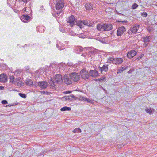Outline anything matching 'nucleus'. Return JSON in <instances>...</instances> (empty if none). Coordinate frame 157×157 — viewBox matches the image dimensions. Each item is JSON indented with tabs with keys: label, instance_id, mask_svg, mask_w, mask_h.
<instances>
[{
	"label": "nucleus",
	"instance_id": "obj_32",
	"mask_svg": "<svg viewBox=\"0 0 157 157\" xmlns=\"http://www.w3.org/2000/svg\"><path fill=\"white\" fill-rule=\"evenodd\" d=\"M79 100L83 101H86V100H87V98L84 97L83 96H80L79 97Z\"/></svg>",
	"mask_w": 157,
	"mask_h": 157
},
{
	"label": "nucleus",
	"instance_id": "obj_21",
	"mask_svg": "<svg viewBox=\"0 0 157 157\" xmlns=\"http://www.w3.org/2000/svg\"><path fill=\"white\" fill-rule=\"evenodd\" d=\"M36 30L39 32L43 33L45 31V28L43 26H40L37 28Z\"/></svg>",
	"mask_w": 157,
	"mask_h": 157
},
{
	"label": "nucleus",
	"instance_id": "obj_57",
	"mask_svg": "<svg viewBox=\"0 0 157 157\" xmlns=\"http://www.w3.org/2000/svg\"><path fill=\"white\" fill-rule=\"evenodd\" d=\"M24 11H26V8H24Z\"/></svg>",
	"mask_w": 157,
	"mask_h": 157
},
{
	"label": "nucleus",
	"instance_id": "obj_37",
	"mask_svg": "<svg viewBox=\"0 0 157 157\" xmlns=\"http://www.w3.org/2000/svg\"><path fill=\"white\" fill-rule=\"evenodd\" d=\"M132 9H135L137 8L138 6V5L136 3H134L132 6Z\"/></svg>",
	"mask_w": 157,
	"mask_h": 157
},
{
	"label": "nucleus",
	"instance_id": "obj_52",
	"mask_svg": "<svg viewBox=\"0 0 157 157\" xmlns=\"http://www.w3.org/2000/svg\"><path fill=\"white\" fill-rule=\"evenodd\" d=\"M116 14H118V15H122V16H125L124 15H123V14H122V13H121L119 12H117V13H116Z\"/></svg>",
	"mask_w": 157,
	"mask_h": 157
},
{
	"label": "nucleus",
	"instance_id": "obj_20",
	"mask_svg": "<svg viewBox=\"0 0 157 157\" xmlns=\"http://www.w3.org/2000/svg\"><path fill=\"white\" fill-rule=\"evenodd\" d=\"M85 49V48H82L80 46H77L75 48L76 52L77 53H79L81 52L84 51Z\"/></svg>",
	"mask_w": 157,
	"mask_h": 157
},
{
	"label": "nucleus",
	"instance_id": "obj_25",
	"mask_svg": "<svg viewBox=\"0 0 157 157\" xmlns=\"http://www.w3.org/2000/svg\"><path fill=\"white\" fill-rule=\"evenodd\" d=\"M82 24L85 25H90V22L87 20H84L82 21Z\"/></svg>",
	"mask_w": 157,
	"mask_h": 157
},
{
	"label": "nucleus",
	"instance_id": "obj_18",
	"mask_svg": "<svg viewBox=\"0 0 157 157\" xmlns=\"http://www.w3.org/2000/svg\"><path fill=\"white\" fill-rule=\"evenodd\" d=\"M30 18V16L28 15L24 14L21 16V19L22 21L25 22L26 21L28 20Z\"/></svg>",
	"mask_w": 157,
	"mask_h": 157
},
{
	"label": "nucleus",
	"instance_id": "obj_23",
	"mask_svg": "<svg viewBox=\"0 0 157 157\" xmlns=\"http://www.w3.org/2000/svg\"><path fill=\"white\" fill-rule=\"evenodd\" d=\"M74 25H76L80 27V28L82 27V21H76V22L75 24H74Z\"/></svg>",
	"mask_w": 157,
	"mask_h": 157
},
{
	"label": "nucleus",
	"instance_id": "obj_55",
	"mask_svg": "<svg viewBox=\"0 0 157 157\" xmlns=\"http://www.w3.org/2000/svg\"><path fill=\"white\" fill-rule=\"evenodd\" d=\"M104 79H105V78H103V79H102L101 78H100L99 79H98V80H99V81H101V80H104Z\"/></svg>",
	"mask_w": 157,
	"mask_h": 157
},
{
	"label": "nucleus",
	"instance_id": "obj_27",
	"mask_svg": "<svg viewBox=\"0 0 157 157\" xmlns=\"http://www.w3.org/2000/svg\"><path fill=\"white\" fill-rule=\"evenodd\" d=\"M10 82L13 83H15L14 77L13 76H10Z\"/></svg>",
	"mask_w": 157,
	"mask_h": 157
},
{
	"label": "nucleus",
	"instance_id": "obj_42",
	"mask_svg": "<svg viewBox=\"0 0 157 157\" xmlns=\"http://www.w3.org/2000/svg\"><path fill=\"white\" fill-rule=\"evenodd\" d=\"M1 103L3 104H6L7 103V101L6 100H3L2 101Z\"/></svg>",
	"mask_w": 157,
	"mask_h": 157
},
{
	"label": "nucleus",
	"instance_id": "obj_7",
	"mask_svg": "<svg viewBox=\"0 0 157 157\" xmlns=\"http://www.w3.org/2000/svg\"><path fill=\"white\" fill-rule=\"evenodd\" d=\"M76 20L75 19L74 16L71 15L69 17L67 20V22L70 24L71 26H73V25L75 24Z\"/></svg>",
	"mask_w": 157,
	"mask_h": 157
},
{
	"label": "nucleus",
	"instance_id": "obj_46",
	"mask_svg": "<svg viewBox=\"0 0 157 157\" xmlns=\"http://www.w3.org/2000/svg\"><path fill=\"white\" fill-rule=\"evenodd\" d=\"M25 69H26V71H29V67L28 66H26L25 67Z\"/></svg>",
	"mask_w": 157,
	"mask_h": 157
},
{
	"label": "nucleus",
	"instance_id": "obj_43",
	"mask_svg": "<svg viewBox=\"0 0 157 157\" xmlns=\"http://www.w3.org/2000/svg\"><path fill=\"white\" fill-rule=\"evenodd\" d=\"M144 56V54H142L141 56H140L138 57L137 58H136V60H140L142 58V57L143 56Z\"/></svg>",
	"mask_w": 157,
	"mask_h": 157
},
{
	"label": "nucleus",
	"instance_id": "obj_38",
	"mask_svg": "<svg viewBox=\"0 0 157 157\" xmlns=\"http://www.w3.org/2000/svg\"><path fill=\"white\" fill-rule=\"evenodd\" d=\"M141 15L143 17H146L147 16V13L145 12H144L143 13H141Z\"/></svg>",
	"mask_w": 157,
	"mask_h": 157
},
{
	"label": "nucleus",
	"instance_id": "obj_49",
	"mask_svg": "<svg viewBox=\"0 0 157 157\" xmlns=\"http://www.w3.org/2000/svg\"><path fill=\"white\" fill-rule=\"evenodd\" d=\"M62 12V11L61 10H60V11H58V12H56V13H57V14H58V15H59V14H60L61 12Z\"/></svg>",
	"mask_w": 157,
	"mask_h": 157
},
{
	"label": "nucleus",
	"instance_id": "obj_2",
	"mask_svg": "<svg viewBox=\"0 0 157 157\" xmlns=\"http://www.w3.org/2000/svg\"><path fill=\"white\" fill-rule=\"evenodd\" d=\"M64 6L63 0H56L55 7L56 9L58 10H62Z\"/></svg>",
	"mask_w": 157,
	"mask_h": 157
},
{
	"label": "nucleus",
	"instance_id": "obj_35",
	"mask_svg": "<svg viewBox=\"0 0 157 157\" xmlns=\"http://www.w3.org/2000/svg\"><path fill=\"white\" fill-rule=\"evenodd\" d=\"M117 22H121L122 23H127L128 22V21L126 20H125L124 21H121V19H119L117 21Z\"/></svg>",
	"mask_w": 157,
	"mask_h": 157
},
{
	"label": "nucleus",
	"instance_id": "obj_45",
	"mask_svg": "<svg viewBox=\"0 0 157 157\" xmlns=\"http://www.w3.org/2000/svg\"><path fill=\"white\" fill-rule=\"evenodd\" d=\"M86 101H87L89 103H92L90 99H88L87 98V100H86Z\"/></svg>",
	"mask_w": 157,
	"mask_h": 157
},
{
	"label": "nucleus",
	"instance_id": "obj_14",
	"mask_svg": "<svg viewBox=\"0 0 157 157\" xmlns=\"http://www.w3.org/2000/svg\"><path fill=\"white\" fill-rule=\"evenodd\" d=\"M7 81L6 76L4 74H1L0 75V82L5 83Z\"/></svg>",
	"mask_w": 157,
	"mask_h": 157
},
{
	"label": "nucleus",
	"instance_id": "obj_26",
	"mask_svg": "<svg viewBox=\"0 0 157 157\" xmlns=\"http://www.w3.org/2000/svg\"><path fill=\"white\" fill-rule=\"evenodd\" d=\"M16 84H15L16 85L18 86L21 87L23 86H24V82H23L22 81L21 82H17L15 83Z\"/></svg>",
	"mask_w": 157,
	"mask_h": 157
},
{
	"label": "nucleus",
	"instance_id": "obj_31",
	"mask_svg": "<svg viewBox=\"0 0 157 157\" xmlns=\"http://www.w3.org/2000/svg\"><path fill=\"white\" fill-rule=\"evenodd\" d=\"M81 132V130L79 128H75L73 131V132L74 133L76 132Z\"/></svg>",
	"mask_w": 157,
	"mask_h": 157
},
{
	"label": "nucleus",
	"instance_id": "obj_56",
	"mask_svg": "<svg viewBox=\"0 0 157 157\" xmlns=\"http://www.w3.org/2000/svg\"><path fill=\"white\" fill-rule=\"evenodd\" d=\"M128 33H129V34H131V33H132V32H131V31H128Z\"/></svg>",
	"mask_w": 157,
	"mask_h": 157
},
{
	"label": "nucleus",
	"instance_id": "obj_8",
	"mask_svg": "<svg viewBox=\"0 0 157 157\" xmlns=\"http://www.w3.org/2000/svg\"><path fill=\"white\" fill-rule=\"evenodd\" d=\"M136 51L135 50H132L128 52L127 56L128 58L131 59L136 55Z\"/></svg>",
	"mask_w": 157,
	"mask_h": 157
},
{
	"label": "nucleus",
	"instance_id": "obj_11",
	"mask_svg": "<svg viewBox=\"0 0 157 157\" xmlns=\"http://www.w3.org/2000/svg\"><path fill=\"white\" fill-rule=\"evenodd\" d=\"M108 65H103L102 67H98V70L100 71L101 74L103 71L106 72L108 71Z\"/></svg>",
	"mask_w": 157,
	"mask_h": 157
},
{
	"label": "nucleus",
	"instance_id": "obj_53",
	"mask_svg": "<svg viewBox=\"0 0 157 157\" xmlns=\"http://www.w3.org/2000/svg\"><path fill=\"white\" fill-rule=\"evenodd\" d=\"M24 2L27 3L28 2L27 0H21Z\"/></svg>",
	"mask_w": 157,
	"mask_h": 157
},
{
	"label": "nucleus",
	"instance_id": "obj_1",
	"mask_svg": "<svg viewBox=\"0 0 157 157\" xmlns=\"http://www.w3.org/2000/svg\"><path fill=\"white\" fill-rule=\"evenodd\" d=\"M79 74L80 77L84 80L89 79L90 77L89 73L85 69H82Z\"/></svg>",
	"mask_w": 157,
	"mask_h": 157
},
{
	"label": "nucleus",
	"instance_id": "obj_59",
	"mask_svg": "<svg viewBox=\"0 0 157 157\" xmlns=\"http://www.w3.org/2000/svg\"><path fill=\"white\" fill-rule=\"evenodd\" d=\"M117 12H118V11H117L116 10V13H117Z\"/></svg>",
	"mask_w": 157,
	"mask_h": 157
},
{
	"label": "nucleus",
	"instance_id": "obj_41",
	"mask_svg": "<svg viewBox=\"0 0 157 157\" xmlns=\"http://www.w3.org/2000/svg\"><path fill=\"white\" fill-rule=\"evenodd\" d=\"M41 92L44 94H45L47 95H48L50 94V92L47 91H41Z\"/></svg>",
	"mask_w": 157,
	"mask_h": 157
},
{
	"label": "nucleus",
	"instance_id": "obj_22",
	"mask_svg": "<svg viewBox=\"0 0 157 157\" xmlns=\"http://www.w3.org/2000/svg\"><path fill=\"white\" fill-rule=\"evenodd\" d=\"M152 37L151 36H147L144 38L143 41L144 42H149L151 38Z\"/></svg>",
	"mask_w": 157,
	"mask_h": 157
},
{
	"label": "nucleus",
	"instance_id": "obj_58",
	"mask_svg": "<svg viewBox=\"0 0 157 157\" xmlns=\"http://www.w3.org/2000/svg\"><path fill=\"white\" fill-rule=\"evenodd\" d=\"M100 41L102 43H104V42H103V40H100Z\"/></svg>",
	"mask_w": 157,
	"mask_h": 157
},
{
	"label": "nucleus",
	"instance_id": "obj_19",
	"mask_svg": "<svg viewBox=\"0 0 157 157\" xmlns=\"http://www.w3.org/2000/svg\"><path fill=\"white\" fill-rule=\"evenodd\" d=\"M115 64H120L122 63L123 62V59L121 58H115V61H114Z\"/></svg>",
	"mask_w": 157,
	"mask_h": 157
},
{
	"label": "nucleus",
	"instance_id": "obj_40",
	"mask_svg": "<svg viewBox=\"0 0 157 157\" xmlns=\"http://www.w3.org/2000/svg\"><path fill=\"white\" fill-rule=\"evenodd\" d=\"M124 145L123 144H118L117 145V147L118 148H121Z\"/></svg>",
	"mask_w": 157,
	"mask_h": 157
},
{
	"label": "nucleus",
	"instance_id": "obj_33",
	"mask_svg": "<svg viewBox=\"0 0 157 157\" xmlns=\"http://www.w3.org/2000/svg\"><path fill=\"white\" fill-rule=\"evenodd\" d=\"M15 83L17 82H21L22 81V79L20 77H18L15 79ZM16 84V83H15Z\"/></svg>",
	"mask_w": 157,
	"mask_h": 157
},
{
	"label": "nucleus",
	"instance_id": "obj_16",
	"mask_svg": "<svg viewBox=\"0 0 157 157\" xmlns=\"http://www.w3.org/2000/svg\"><path fill=\"white\" fill-rule=\"evenodd\" d=\"M85 7L86 11H90L93 9V5L90 2L86 3L85 5Z\"/></svg>",
	"mask_w": 157,
	"mask_h": 157
},
{
	"label": "nucleus",
	"instance_id": "obj_50",
	"mask_svg": "<svg viewBox=\"0 0 157 157\" xmlns=\"http://www.w3.org/2000/svg\"><path fill=\"white\" fill-rule=\"evenodd\" d=\"M127 68V67H126L125 66H124V67H122V69H123V70L124 71V70H126Z\"/></svg>",
	"mask_w": 157,
	"mask_h": 157
},
{
	"label": "nucleus",
	"instance_id": "obj_30",
	"mask_svg": "<svg viewBox=\"0 0 157 157\" xmlns=\"http://www.w3.org/2000/svg\"><path fill=\"white\" fill-rule=\"evenodd\" d=\"M145 110L147 113L150 114H151L152 112V111L151 109V108L148 109L146 107L145 109Z\"/></svg>",
	"mask_w": 157,
	"mask_h": 157
},
{
	"label": "nucleus",
	"instance_id": "obj_36",
	"mask_svg": "<svg viewBox=\"0 0 157 157\" xmlns=\"http://www.w3.org/2000/svg\"><path fill=\"white\" fill-rule=\"evenodd\" d=\"M26 84L29 85H33V82L31 80H28L27 82H26Z\"/></svg>",
	"mask_w": 157,
	"mask_h": 157
},
{
	"label": "nucleus",
	"instance_id": "obj_29",
	"mask_svg": "<svg viewBox=\"0 0 157 157\" xmlns=\"http://www.w3.org/2000/svg\"><path fill=\"white\" fill-rule=\"evenodd\" d=\"M50 150H46L43 151L42 152H41L39 154V156H41L43 154H44V153H48V152L50 151Z\"/></svg>",
	"mask_w": 157,
	"mask_h": 157
},
{
	"label": "nucleus",
	"instance_id": "obj_60",
	"mask_svg": "<svg viewBox=\"0 0 157 157\" xmlns=\"http://www.w3.org/2000/svg\"><path fill=\"white\" fill-rule=\"evenodd\" d=\"M82 56H84V54H82Z\"/></svg>",
	"mask_w": 157,
	"mask_h": 157
},
{
	"label": "nucleus",
	"instance_id": "obj_44",
	"mask_svg": "<svg viewBox=\"0 0 157 157\" xmlns=\"http://www.w3.org/2000/svg\"><path fill=\"white\" fill-rule=\"evenodd\" d=\"M71 91H64L63 92V93H64L65 94H70L71 93Z\"/></svg>",
	"mask_w": 157,
	"mask_h": 157
},
{
	"label": "nucleus",
	"instance_id": "obj_10",
	"mask_svg": "<svg viewBox=\"0 0 157 157\" xmlns=\"http://www.w3.org/2000/svg\"><path fill=\"white\" fill-rule=\"evenodd\" d=\"M140 27L139 25L135 24L133 25L130 29L131 31L134 33H136Z\"/></svg>",
	"mask_w": 157,
	"mask_h": 157
},
{
	"label": "nucleus",
	"instance_id": "obj_6",
	"mask_svg": "<svg viewBox=\"0 0 157 157\" xmlns=\"http://www.w3.org/2000/svg\"><path fill=\"white\" fill-rule=\"evenodd\" d=\"M73 98L74 99H77V98L73 94H71L69 96H65L63 97L62 99L63 101L68 100L70 101H72V99Z\"/></svg>",
	"mask_w": 157,
	"mask_h": 157
},
{
	"label": "nucleus",
	"instance_id": "obj_9",
	"mask_svg": "<svg viewBox=\"0 0 157 157\" xmlns=\"http://www.w3.org/2000/svg\"><path fill=\"white\" fill-rule=\"evenodd\" d=\"M90 76L93 77H96L99 76V74L96 70H90L89 71Z\"/></svg>",
	"mask_w": 157,
	"mask_h": 157
},
{
	"label": "nucleus",
	"instance_id": "obj_5",
	"mask_svg": "<svg viewBox=\"0 0 157 157\" xmlns=\"http://www.w3.org/2000/svg\"><path fill=\"white\" fill-rule=\"evenodd\" d=\"M126 31V29L124 27L122 26L119 27L117 29V35L118 36H121Z\"/></svg>",
	"mask_w": 157,
	"mask_h": 157
},
{
	"label": "nucleus",
	"instance_id": "obj_39",
	"mask_svg": "<svg viewBox=\"0 0 157 157\" xmlns=\"http://www.w3.org/2000/svg\"><path fill=\"white\" fill-rule=\"evenodd\" d=\"M115 58H113L112 57H110L109 58V60L111 61H112V62L113 63V64L115 63L114 61H115Z\"/></svg>",
	"mask_w": 157,
	"mask_h": 157
},
{
	"label": "nucleus",
	"instance_id": "obj_47",
	"mask_svg": "<svg viewBox=\"0 0 157 157\" xmlns=\"http://www.w3.org/2000/svg\"><path fill=\"white\" fill-rule=\"evenodd\" d=\"M16 105V104H14V103L12 104L11 105H7V106H14L15 105Z\"/></svg>",
	"mask_w": 157,
	"mask_h": 157
},
{
	"label": "nucleus",
	"instance_id": "obj_34",
	"mask_svg": "<svg viewBox=\"0 0 157 157\" xmlns=\"http://www.w3.org/2000/svg\"><path fill=\"white\" fill-rule=\"evenodd\" d=\"M18 95L20 97L22 98H25L26 97V95L23 93H19Z\"/></svg>",
	"mask_w": 157,
	"mask_h": 157
},
{
	"label": "nucleus",
	"instance_id": "obj_13",
	"mask_svg": "<svg viewBox=\"0 0 157 157\" xmlns=\"http://www.w3.org/2000/svg\"><path fill=\"white\" fill-rule=\"evenodd\" d=\"M96 28L99 31H105L104 23H100L98 24Z\"/></svg>",
	"mask_w": 157,
	"mask_h": 157
},
{
	"label": "nucleus",
	"instance_id": "obj_54",
	"mask_svg": "<svg viewBox=\"0 0 157 157\" xmlns=\"http://www.w3.org/2000/svg\"><path fill=\"white\" fill-rule=\"evenodd\" d=\"M3 89H4V87L3 86H0V90H3Z\"/></svg>",
	"mask_w": 157,
	"mask_h": 157
},
{
	"label": "nucleus",
	"instance_id": "obj_28",
	"mask_svg": "<svg viewBox=\"0 0 157 157\" xmlns=\"http://www.w3.org/2000/svg\"><path fill=\"white\" fill-rule=\"evenodd\" d=\"M49 83L50 84L51 87L52 88H54L55 87V86L54 81H52V80L50 81Z\"/></svg>",
	"mask_w": 157,
	"mask_h": 157
},
{
	"label": "nucleus",
	"instance_id": "obj_4",
	"mask_svg": "<svg viewBox=\"0 0 157 157\" xmlns=\"http://www.w3.org/2000/svg\"><path fill=\"white\" fill-rule=\"evenodd\" d=\"M72 80L74 82H77L80 79V75L79 74L76 72H73L70 74Z\"/></svg>",
	"mask_w": 157,
	"mask_h": 157
},
{
	"label": "nucleus",
	"instance_id": "obj_15",
	"mask_svg": "<svg viewBox=\"0 0 157 157\" xmlns=\"http://www.w3.org/2000/svg\"><path fill=\"white\" fill-rule=\"evenodd\" d=\"M47 82L45 81L39 82L38 83V85L42 88H46L47 86Z\"/></svg>",
	"mask_w": 157,
	"mask_h": 157
},
{
	"label": "nucleus",
	"instance_id": "obj_48",
	"mask_svg": "<svg viewBox=\"0 0 157 157\" xmlns=\"http://www.w3.org/2000/svg\"><path fill=\"white\" fill-rule=\"evenodd\" d=\"M56 46L57 48H58L60 50L62 49L61 48V47H59L58 44H57Z\"/></svg>",
	"mask_w": 157,
	"mask_h": 157
},
{
	"label": "nucleus",
	"instance_id": "obj_3",
	"mask_svg": "<svg viewBox=\"0 0 157 157\" xmlns=\"http://www.w3.org/2000/svg\"><path fill=\"white\" fill-rule=\"evenodd\" d=\"M63 80L64 83L70 85L72 82L70 75H65Z\"/></svg>",
	"mask_w": 157,
	"mask_h": 157
},
{
	"label": "nucleus",
	"instance_id": "obj_17",
	"mask_svg": "<svg viewBox=\"0 0 157 157\" xmlns=\"http://www.w3.org/2000/svg\"><path fill=\"white\" fill-rule=\"evenodd\" d=\"M105 31L111 30L112 29V25L110 24L104 23Z\"/></svg>",
	"mask_w": 157,
	"mask_h": 157
},
{
	"label": "nucleus",
	"instance_id": "obj_12",
	"mask_svg": "<svg viewBox=\"0 0 157 157\" xmlns=\"http://www.w3.org/2000/svg\"><path fill=\"white\" fill-rule=\"evenodd\" d=\"M63 79L62 76L59 74L56 75L54 77V80L56 82H61L63 81Z\"/></svg>",
	"mask_w": 157,
	"mask_h": 157
},
{
	"label": "nucleus",
	"instance_id": "obj_51",
	"mask_svg": "<svg viewBox=\"0 0 157 157\" xmlns=\"http://www.w3.org/2000/svg\"><path fill=\"white\" fill-rule=\"evenodd\" d=\"M123 71V69H122V68L120 69L119 70V71L120 73H121V72H122Z\"/></svg>",
	"mask_w": 157,
	"mask_h": 157
},
{
	"label": "nucleus",
	"instance_id": "obj_24",
	"mask_svg": "<svg viewBox=\"0 0 157 157\" xmlns=\"http://www.w3.org/2000/svg\"><path fill=\"white\" fill-rule=\"evenodd\" d=\"M71 110V108L67 106L61 108L60 110L62 111H70Z\"/></svg>",
	"mask_w": 157,
	"mask_h": 157
}]
</instances>
